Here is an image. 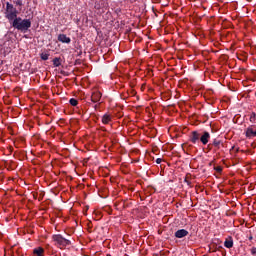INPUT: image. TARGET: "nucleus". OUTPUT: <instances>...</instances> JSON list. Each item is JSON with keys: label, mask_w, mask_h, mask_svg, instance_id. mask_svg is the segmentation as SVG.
<instances>
[{"label": "nucleus", "mask_w": 256, "mask_h": 256, "mask_svg": "<svg viewBox=\"0 0 256 256\" xmlns=\"http://www.w3.org/2000/svg\"><path fill=\"white\" fill-rule=\"evenodd\" d=\"M17 8L13 6V4L7 2L6 3V12H5V17L8 19V21H14L15 19H18L17 17Z\"/></svg>", "instance_id": "nucleus-2"}, {"label": "nucleus", "mask_w": 256, "mask_h": 256, "mask_svg": "<svg viewBox=\"0 0 256 256\" xmlns=\"http://www.w3.org/2000/svg\"><path fill=\"white\" fill-rule=\"evenodd\" d=\"M199 139L201 140V134H199V132H197V131L191 132V135H190L191 143L195 144L199 141Z\"/></svg>", "instance_id": "nucleus-5"}, {"label": "nucleus", "mask_w": 256, "mask_h": 256, "mask_svg": "<svg viewBox=\"0 0 256 256\" xmlns=\"http://www.w3.org/2000/svg\"><path fill=\"white\" fill-rule=\"evenodd\" d=\"M162 162H163V159H161V158H158V159L156 160L157 165H160V163H162Z\"/></svg>", "instance_id": "nucleus-20"}, {"label": "nucleus", "mask_w": 256, "mask_h": 256, "mask_svg": "<svg viewBox=\"0 0 256 256\" xmlns=\"http://www.w3.org/2000/svg\"><path fill=\"white\" fill-rule=\"evenodd\" d=\"M111 121V116L109 114H105L103 117H102V123L104 125H109V122Z\"/></svg>", "instance_id": "nucleus-11"}, {"label": "nucleus", "mask_w": 256, "mask_h": 256, "mask_svg": "<svg viewBox=\"0 0 256 256\" xmlns=\"http://www.w3.org/2000/svg\"><path fill=\"white\" fill-rule=\"evenodd\" d=\"M53 65H54V67H60L61 66V58H54Z\"/></svg>", "instance_id": "nucleus-12"}, {"label": "nucleus", "mask_w": 256, "mask_h": 256, "mask_svg": "<svg viewBox=\"0 0 256 256\" xmlns=\"http://www.w3.org/2000/svg\"><path fill=\"white\" fill-rule=\"evenodd\" d=\"M58 41H60L61 43H71V38L67 37V35L65 34H60L58 36Z\"/></svg>", "instance_id": "nucleus-9"}, {"label": "nucleus", "mask_w": 256, "mask_h": 256, "mask_svg": "<svg viewBox=\"0 0 256 256\" xmlns=\"http://www.w3.org/2000/svg\"><path fill=\"white\" fill-rule=\"evenodd\" d=\"M217 173H221V171H223V168H221V166H218L215 168Z\"/></svg>", "instance_id": "nucleus-18"}, {"label": "nucleus", "mask_w": 256, "mask_h": 256, "mask_svg": "<svg viewBox=\"0 0 256 256\" xmlns=\"http://www.w3.org/2000/svg\"><path fill=\"white\" fill-rule=\"evenodd\" d=\"M187 235H189V231L185 229H180L175 232V237L177 239H183V237H187Z\"/></svg>", "instance_id": "nucleus-6"}, {"label": "nucleus", "mask_w": 256, "mask_h": 256, "mask_svg": "<svg viewBox=\"0 0 256 256\" xmlns=\"http://www.w3.org/2000/svg\"><path fill=\"white\" fill-rule=\"evenodd\" d=\"M250 122L251 123H256V114L255 112H252L250 115Z\"/></svg>", "instance_id": "nucleus-15"}, {"label": "nucleus", "mask_w": 256, "mask_h": 256, "mask_svg": "<svg viewBox=\"0 0 256 256\" xmlns=\"http://www.w3.org/2000/svg\"><path fill=\"white\" fill-rule=\"evenodd\" d=\"M70 105H72V107H77V105H78L77 99L71 98L70 99Z\"/></svg>", "instance_id": "nucleus-14"}, {"label": "nucleus", "mask_w": 256, "mask_h": 256, "mask_svg": "<svg viewBox=\"0 0 256 256\" xmlns=\"http://www.w3.org/2000/svg\"><path fill=\"white\" fill-rule=\"evenodd\" d=\"M91 101L92 103H99V101H101V92H93L91 95Z\"/></svg>", "instance_id": "nucleus-8"}, {"label": "nucleus", "mask_w": 256, "mask_h": 256, "mask_svg": "<svg viewBox=\"0 0 256 256\" xmlns=\"http://www.w3.org/2000/svg\"><path fill=\"white\" fill-rule=\"evenodd\" d=\"M224 247H227V249H231V247H233V240H226L224 242Z\"/></svg>", "instance_id": "nucleus-13"}, {"label": "nucleus", "mask_w": 256, "mask_h": 256, "mask_svg": "<svg viewBox=\"0 0 256 256\" xmlns=\"http://www.w3.org/2000/svg\"><path fill=\"white\" fill-rule=\"evenodd\" d=\"M45 253V249H43L42 247H37L33 250V255L35 256H43Z\"/></svg>", "instance_id": "nucleus-10"}, {"label": "nucleus", "mask_w": 256, "mask_h": 256, "mask_svg": "<svg viewBox=\"0 0 256 256\" xmlns=\"http://www.w3.org/2000/svg\"><path fill=\"white\" fill-rule=\"evenodd\" d=\"M16 5H19L21 7L23 5V2L21 0H17Z\"/></svg>", "instance_id": "nucleus-19"}, {"label": "nucleus", "mask_w": 256, "mask_h": 256, "mask_svg": "<svg viewBox=\"0 0 256 256\" xmlns=\"http://www.w3.org/2000/svg\"><path fill=\"white\" fill-rule=\"evenodd\" d=\"M76 63H79V60H77Z\"/></svg>", "instance_id": "nucleus-22"}, {"label": "nucleus", "mask_w": 256, "mask_h": 256, "mask_svg": "<svg viewBox=\"0 0 256 256\" xmlns=\"http://www.w3.org/2000/svg\"><path fill=\"white\" fill-rule=\"evenodd\" d=\"M209 139H211V134H209V132H204L203 135L200 136V141L203 145H207Z\"/></svg>", "instance_id": "nucleus-7"}, {"label": "nucleus", "mask_w": 256, "mask_h": 256, "mask_svg": "<svg viewBox=\"0 0 256 256\" xmlns=\"http://www.w3.org/2000/svg\"><path fill=\"white\" fill-rule=\"evenodd\" d=\"M52 239L54 242H56V245H58L60 249L67 247V245H71V241L65 239L63 236H61V234L54 235Z\"/></svg>", "instance_id": "nucleus-3"}, {"label": "nucleus", "mask_w": 256, "mask_h": 256, "mask_svg": "<svg viewBox=\"0 0 256 256\" xmlns=\"http://www.w3.org/2000/svg\"><path fill=\"white\" fill-rule=\"evenodd\" d=\"M213 145H214V147H216L217 149H219V147L221 146V141L215 139V140L213 141Z\"/></svg>", "instance_id": "nucleus-16"}, {"label": "nucleus", "mask_w": 256, "mask_h": 256, "mask_svg": "<svg viewBox=\"0 0 256 256\" xmlns=\"http://www.w3.org/2000/svg\"><path fill=\"white\" fill-rule=\"evenodd\" d=\"M12 27L18 29V31H28L31 28V20H23L21 17L15 18L12 22Z\"/></svg>", "instance_id": "nucleus-1"}, {"label": "nucleus", "mask_w": 256, "mask_h": 256, "mask_svg": "<svg viewBox=\"0 0 256 256\" xmlns=\"http://www.w3.org/2000/svg\"><path fill=\"white\" fill-rule=\"evenodd\" d=\"M41 59H42L43 61H47V59H49V54L42 53V54H41Z\"/></svg>", "instance_id": "nucleus-17"}, {"label": "nucleus", "mask_w": 256, "mask_h": 256, "mask_svg": "<svg viewBox=\"0 0 256 256\" xmlns=\"http://www.w3.org/2000/svg\"><path fill=\"white\" fill-rule=\"evenodd\" d=\"M246 137H248L249 139H251V137H256V126L255 125H252L247 128Z\"/></svg>", "instance_id": "nucleus-4"}, {"label": "nucleus", "mask_w": 256, "mask_h": 256, "mask_svg": "<svg viewBox=\"0 0 256 256\" xmlns=\"http://www.w3.org/2000/svg\"><path fill=\"white\" fill-rule=\"evenodd\" d=\"M252 255H256V248H252Z\"/></svg>", "instance_id": "nucleus-21"}]
</instances>
